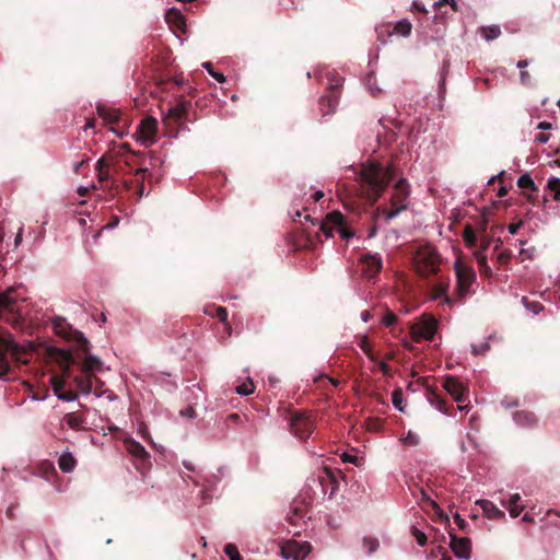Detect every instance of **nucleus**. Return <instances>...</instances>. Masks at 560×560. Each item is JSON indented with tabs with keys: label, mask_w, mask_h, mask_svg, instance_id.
I'll list each match as a JSON object with an SVG mask.
<instances>
[{
	"label": "nucleus",
	"mask_w": 560,
	"mask_h": 560,
	"mask_svg": "<svg viewBox=\"0 0 560 560\" xmlns=\"http://www.w3.org/2000/svg\"><path fill=\"white\" fill-rule=\"evenodd\" d=\"M359 347L361 350L368 355L371 361H376V357L374 355L373 349L369 342L368 336H362L360 338Z\"/></svg>",
	"instance_id": "34"
},
{
	"label": "nucleus",
	"mask_w": 560,
	"mask_h": 560,
	"mask_svg": "<svg viewBox=\"0 0 560 560\" xmlns=\"http://www.w3.org/2000/svg\"><path fill=\"white\" fill-rule=\"evenodd\" d=\"M109 156V162H110V168H113V172H114V176L115 175H119L120 173H126L127 172V168L124 165H121L120 161H118L114 155L112 154H107Z\"/></svg>",
	"instance_id": "42"
},
{
	"label": "nucleus",
	"mask_w": 560,
	"mask_h": 560,
	"mask_svg": "<svg viewBox=\"0 0 560 560\" xmlns=\"http://www.w3.org/2000/svg\"><path fill=\"white\" fill-rule=\"evenodd\" d=\"M342 460L345 463H353V464H357L358 462V458L353 455H350L348 453H343L342 456H341Z\"/></svg>",
	"instance_id": "64"
},
{
	"label": "nucleus",
	"mask_w": 560,
	"mask_h": 560,
	"mask_svg": "<svg viewBox=\"0 0 560 560\" xmlns=\"http://www.w3.org/2000/svg\"><path fill=\"white\" fill-rule=\"evenodd\" d=\"M65 386V380L59 376L52 377V387L56 396L62 392V388Z\"/></svg>",
	"instance_id": "52"
},
{
	"label": "nucleus",
	"mask_w": 560,
	"mask_h": 560,
	"mask_svg": "<svg viewBox=\"0 0 560 560\" xmlns=\"http://www.w3.org/2000/svg\"><path fill=\"white\" fill-rule=\"evenodd\" d=\"M224 552L230 560H243L237 547L233 544H226L224 547Z\"/></svg>",
	"instance_id": "43"
},
{
	"label": "nucleus",
	"mask_w": 560,
	"mask_h": 560,
	"mask_svg": "<svg viewBox=\"0 0 560 560\" xmlns=\"http://www.w3.org/2000/svg\"><path fill=\"white\" fill-rule=\"evenodd\" d=\"M402 443L406 444V445H409V446H417L420 442V439L419 436L409 431L402 439H401Z\"/></svg>",
	"instance_id": "50"
},
{
	"label": "nucleus",
	"mask_w": 560,
	"mask_h": 560,
	"mask_svg": "<svg viewBox=\"0 0 560 560\" xmlns=\"http://www.w3.org/2000/svg\"><path fill=\"white\" fill-rule=\"evenodd\" d=\"M341 475V470L330 467H324L322 474L318 475V480L323 489H325L326 485L330 486L329 497H332L337 492L339 488L338 476Z\"/></svg>",
	"instance_id": "16"
},
{
	"label": "nucleus",
	"mask_w": 560,
	"mask_h": 560,
	"mask_svg": "<svg viewBox=\"0 0 560 560\" xmlns=\"http://www.w3.org/2000/svg\"><path fill=\"white\" fill-rule=\"evenodd\" d=\"M463 240L467 247H475L477 245V234L475 229L467 224L463 231Z\"/></svg>",
	"instance_id": "29"
},
{
	"label": "nucleus",
	"mask_w": 560,
	"mask_h": 560,
	"mask_svg": "<svg viewBox=\"0 0 560 560\" xmlns=\"http://www.w3.org/2000/svg\"><path fill=\"white\" fill-rule=\"evenodd\" d=\"M57 397L65 401H73L78 398V394L73 390H67V392L62 390L60 394H58Z\"/></svg>",
	"instance_id": "53"
},
{
	"label": "nucleus",
	"mask_w": 560,
	"mask_h": 560,
	"mask_svg": "<svg viewBox=\"0 0 560 560\" xmlns=\"http://www.w3.org/2000/svg\"><path fill=\"white\" fill-rule=\"evenodd\" d=\"M454 521L459 529L466 530V527L468 526V524L458 513H456L454 515Z\"/></svg>",
	"instance_id": "59"
},
{
	"label": "nucleus",
	"mask_w": 560,
	"mask_h": 560,
	"mask_svg": "<svg viewBox=\"0 0 560 560\" xmlns=\"http://www.w3.org/2000/svg\"><path fill=\"white\" fill-rule=\"evenodd\" d=\"M14 301L7 293H0V312L3 310L12 311Z\"/></svg>",
	"instance_id": "44"
},
{
	"label": "nucleus",
	"mask_w": 560,
	"mask_h": 560,
	"mask_svg": "<svg viewBox=\"0 0 560 560\" xmlns=\"http://www.w3.org/2000/svg\"><path fill=\"white\" fill-rule=\"evenodd\" d=\"M58 464L61 471L71 472L77 465V459L72 456V454L63 453L59 457Z\"/></svg>",
	"instance_id": "24"
},
{
	"label": "nucleus",
	"mask_w": 560,
	"mask_h": 560,
	"mask_svg": "<svg viewBox=\"0 0 560 560\" xmlns=\"http://www.w3.org/2000/svg\"><path fill=\"white\" fill-rule=\"evenodd\" d=\"M362 264L363 275L371 279L374 278L382 269V258L377 254H365L360 259Z\"/></svg>",
	"instance_id": "14"
},
{
	"label": "nucleus",
	"mask_w": 560,
	"mask_h": 560,
	"mask_svg": "<svg viewBox=\"0 0 560 560\" xmlns=\"http://www.w3.org/2000/svg\"><path fill=\"white\" fill-rule=\"evenodd\" d=\"M139 165V167H145L144 166V158L140 153H132V155L129 159L125 160V166L129 170L132 168L133 165Z\"/></svg>",
	"instance_id": "35"
},
{
	"label": "nucleus",
	"mask_w": 560,
	"mask_h": 560,
	"mask_svg": "<svg viewBox=\"0 0 560 560\" xmlns=\"http://www.w3.org/2000/svg\"><path fill=\"white\" fill-rule=\"evenodd\" d=\"M474 255L479 267V272L487 278L492 277V271L488 265L487 256L482 254L481 250H476Z\"/></svg>",
	"instance_id": "23"
},
{
	"label": "nucleus",
	"mask_w": 560,
	"mask_h": 560,
	"mask_svg": "<svg viewBox=\"0 0 560 560\" xmlns=\"http://www.w3.org/2000/svg\"><path fill=\"white\" fill-rule=\"evenodd\" d=\"M511 256H512L511 250H503L498 255L497 260L501 265H506L510 261Z\"/></svg>",
	"instance_id": "56"
},
{
	"label": "nucleus",
	"mask_w": 560,
	"mask_h": 560,
	"mask_svg": "<svg viewBox=\"0 0 560 560\" xmlns=\"http://www.w3.org/2000/svg\"><path fill=\"white\" fill-rule=\"evenodd\" d=\"M290 427L295 436L301 440L310 438L314 430L313 420L304 412H294L290 418Z\"/></svg>",
	"instance_id": "8"
},
{
	"label": "nucleus",
	"mask_w": 560,
	"mask_h": 560,
	"mask_svg": "<svg viewBox=\"0 0 560 560\" xmlns=\"http://www.w3.org/2000/svg\"><path fill=\"white\" fill-rule=\"evenodd\" d=\"M148 173V167H138L135 171L136 182H137V190L136 194L139 198H141L144 194V179Z\"/></svg>",
	"instance_id": "25"
},
{
	"label": "nucleus",
	"mask_w": 560,
	"mask_h": 560,
	"mask_svg": "<svg viewBox=\"0 0 560 560\" xmlns=\"http://www.w3.org/2000/svg\"><path fill=\"white\" fill-rule=\"evenodd\" d=\"M397 174L398 168L394 163L386 166L378 162L363 164L358 174L361 195L374 205Z\"/></svg>",
	"instance_id": "1"
},
{
	"label": "nucleus",
	"mask_w": 560,
	"mask_h": 560,
	"mask_svg": "<svg viewBox=\"0 0 560 560\" xmlns=\"http://www.w3.org/2000/svg\"><path fill=\"white\" fill-rule=\"evenodd\" d=\"M158 131V121L153 117H145L141 120V122L138 126V132L140 133V138L144 142H153L154 137Z\"/></svg>",
	"instance_id": "17"
},
{
	"label": "nucleus",
	"mask_w": 560,
	"mask_h": 560,
	"mask_svg": "<svg viewBox=\"0 0 560 560\" xmlns=\"http://www.w3.org/2000/svg\"><path fill=\"white\" fill-rule=\"evenodd\" d=\"M490 346L488 342L480 343L479 346L472 345L471 352L474 354H483L489 350Z\"/></svg>",
	"instance_id": "54"
},
{
	"label": "nucleus",
	"mask_w": 560,
	"mask_h": 560,
	"mask_svg": "<svg viewBox=\"0 0 560 560\" xmlns=\"http://www.w3.org/2000/svg\"><path fill=\"white\" fill-rule=\"evenodd\" d=\"M172 16H174L175 19L180 20V21H183V19H184V18H183V15H182V13H180L178 10H176V9H171V10L166 13V18H167L168 20H170Z\"/></svg>",
	"instance_id": "61"
},
{
	"label": "nucleus",
	"mask_w": 560,
	"mask_h": 560,
	"mask_svg": "<svg viewBox=\"0 0 560 560\" xmlns=\"http://www.w3.org/2000/svg\"><path fill=\"white\" fill-rule=\"evenodd\" d=\"M480 33L487 40H493L501 35V28L498 25L482 26Z\"/></svg>",
	"instance_id": "30"
},
{
	"label": "nucleus",
	"mask_w": 560,
	"mask_h": 560,
	"mask_svg": "<svg viewBox=\"0 0 560 560\" xmlns=\"http://www.w3.org/2000/svg\"><path fill=\"white\" fill-rule=\"evenodd\" d=\"M443 387L455 401L464 402L467 399L468 387L456 376H446L443 382Z\"/></svg>",
	"instance_id": "12"
},
{
	"label": "nucleus",
	"mask_w": 560,
	"mask_h": 560,
	"mask_svg": "<svg viewBox=\"0 0 560 560\" xmlns=\"http://www.w3.org/2000/svg\"><path fill=\"white\" fill-rule=\"evenodd\" d=\"M517 186L522 189L530 190V191H537V186L534 183L533 178L529 176V174H523L517 179Z\"/></svg>",
	"instance_id": "31"
},
{
	"label": "nucleus",
	"mask_w": 560,
	"mask_h": 560,
	"mask_svg": "<svg viewBox=\"0 0 560 560\" xmlns=\"http://www.w3.org/2000/svg\"><path fill=\"white\" fill-rule=\"evenodd\" d=\"M343 79L337 78L330 81L329 92L327 95L320 97L319 105L323 115H328L332 113L338 105L339 101V92L342 86Z\"/></svg>",
	"instance_id": "9"
},
{
	"label": "nucleus",
	"mask_w": 560,
	"mask_h": 560,
	"mask_svg": "<svg viewBox=\"0 0 560 560\" xmlns=\"http://www.w3.org/2000/svg\"><path fill=\"white\" fill-rule=\"evenodd\" d=\"M456 275V293L459 299L464 300L470 293V287L476 280L475 270L460 261L454 265Z\"/></svg>",
	"instance_id": "6"
},
{
	"label": "nucleus",
	"mask_w": 560,
	"mask_h": 560,
	"mask_svg": "<svg viewBox=\"0 0 560 560\" xmlns=\"http://www.w3.org/2000/svg\"><path fill=\"white\" fill-rule=\"evenodd\" d=\"M410 190L407 179L399 178L394 186V192L390 198L392 208L378 207L375 211L374 219L376 220L381 215H384L387 221L398 215L401 211L408 207L407 199Z\"/></svg>",
	"instance_id": "3"
},
{
	"label": "nucleus",
	"mask_w": 560,
	"mask_h": 560,
	"mask_svg": "<svg viewBox=\"0 0 560 560\" xmlns=\"http://www.w3.org/2000/svg\"><path fill=\"white\" fill-rule=\"evenodd\" d=\"M411 28H412V25L409 21L407 20H402V21H399L393 28V32L394 33H397L401 36H409L410 33H411Z\"/></svg>",
	"instance_id": "33"
},
{
	"label": "nucleus",
	"mask_w": 560,
	"mask_h": 560,
	"mask_svg": "<svg viewBox=\"0 0 560 560\" xmlns=\"http://www.w3.org/2000/svg\"><path fill=\"white\" fill-rule=\"evenodd\" d=\"M441 258L434 247L423 245L415 255L416 271L422 277L436 275L440 270Z\"/></svg>",
	"instance_id": "4"
},
{
	"label": "nucleus",
	"mask_w": 560,
	"mask_h": 560,
	"mask_svg": "<svg viewBox=\"0 0 560 560\" xmlns=\"http://www.w3.org/2000/svg\"><path fill=\"white\" fill-rule=\"evenodd\" d=\"M547 187L553 192V199L560 201V178L551 177L548 179Z\"/></svg>",
	"instance_id": "37"
},
{
	"label": "nucleus",
	"mask_w": 560,
	"mask_h": 560,
	"mask_svg": "<svg viewBox=\"0 0 560 560\" xmlns=\"http://www.w3.org/2000/svg\"><path fill=\"white\" fill-rule=\"evenodd\" d=\"M92 384H93L92 390L94 392V394L96 396L100 397V396H102L105 393V390L103 389V387L105 385L104 382H102L95 375H92Z\"/></svg>",
	"instance_id": "48"
},
{
	"label": "nucleus",
	"mask_w": 560,
	"mask_h": 560,
	"mask_svg": "<svg viewBox=\"0 0 560 560\" xmlns=\"http://www.w3.org/2000/svg\"><path fill=\"white\" fill-rule=\"evenodd\" d=\"M97 114L107 124H117L120 120V112L118 109L108 108L104 105L97 106Z\"/></svg>",
	"instance_id": "19"
},
{
	"label": "nucleus",
	"mask_w": 560,
	"mask_h": 560,
	"mask_svg": "<svg viewBox=\"0 0 560 560\" xmlns=\"http://www.w3.org/2000/svg\"><path fill=\"white\" fill-rule=\"evenodd\" d=\"M514 421L522 427H533L537 419L533 412L523 410L514 413Z\"/></svg>",
	"instance_id": "22"
},
{
	"label": "nucleus",
	"mask_w": 560,
	"mask_h": 560,
	"mask_svg": "<svg viewBox=\"0 0 560 560\" xmlns=\"http://www.w3.org/2000/svg\"><path fill=\"white\" fill-rule=\"evenodd\" d=\"M411 534L416 538V540H417L419 546H425L427 545L428 538H427V535L422 530H420L417 527L412 526L411 527Z\"/></svg>",
	"instance_id": "47"
},
{
	"label": "nucleus",
	"mask_w": 560,
	"mask_h": 560,
	"mask_svg": "<svg viewBox=\"0 0 560 560\" xmlns=\"http://www.w3.org/2000/svg\"><path fill=\"white\" fill-rule=\"evenodd\" d=\"M392 401H393V405L401 412L405 411V408L402 406V401H404V394H402V390L401 388H397L393 392L392 394Z\"/></svg>",
	"instance_id": "40"
},
{
	"label": "nucleus",
	"mask_w": 560,
	"mask_h": 560,
	"mask_svg": "<svg viewBox=\"0 0 560 560\" xmlns=\"http://www.w3.org/2000/svg\"><path fill=\"white\" fill-rule=\"evenodd\" d=\"M75 340L80 350L84 354L83 362L81 363V375L73 378L77 388L82 394H90L92 392V375L94 371H98L102 366V361L90 352V341L81 332L75 334Z\"/></svg>",
	"instance_id": "2"
},
{
	"label": "nucleus",
	"mask_w": 560,
	"mask_h": 560,
	"mask_svg": "<svg viewBox=\"0 0 560 560\" xmlns=\"http://www.w3.org/2000/svg\"><path fill=\"white\" fill-rule=\"evenodd\" d=\"M363 546L368 549V553L371 555L378 548L380 544L376 538L372 537H364L363 538Z\"/></svg>",
	"instance_id": "46"
},
{
	"label": "nucleus",
	"mask_w": 560,
	"mask_h": 560,
	"mask_svg": "<svg viewBox=\"0 0 560 560\" xmlns=\"http://www.w3.org/2000/svg\"><path fill=\"white\" fill-rule=\"evenodd\" d=\"M523 305L534 314H539L544 310V305L536 301H529L526 296L522 299Z\"/></svg>",
	"instance_id": "38"
},
{
	"label": "nucleus",
	"mask_w": 560,
	"mask_h": 560,
	"mask_svg": "<svg viewBox=\"0 0 560 560\" xmlns=\"http://www.w3.org/2000/svg\"><path fill=\"white\" fill-rule=\"evenodd\" d=\"M547 187L553 192V199L560 201V178L551 177L548 179Z\"/></svg>",
	"instance_id": "36"
},
{
	"label": "nucleus",
	"mask_w": 560,
	"mask_h": 560,
	"mask_svg": "<svg viewBox=\"0 0 560 560\" xmlns=\"http://www.w3.org/2000/svg\"><path fill=\"white\" fill-rule=\"evenodd\" d=\"M254 389H255V385L253 383V381L250 378H248L247 382L238 385L235 390L237 394L242 395V396H247L252 393H254Z\"/></svg>",
	"instance_id": "41"
},
{
	"label": "nucleus",
	"mask_w": 560,
	"mask_h": 560,
	"mask_svg": "<svg viewBox=\"0 0 560 560\" xmlns=\"http://www.w3.org/2000/svg\"><path fill=\"white\" fill-rule=\"evenodd\" d=\"M311 545L308 542H298L289 540L281 546V556L285 559L304 560L310 553Z\"/></svg>",
	"instance_id": "11"
},
{
	"label": "nucleus",
	"mask_w": 560,
	"mask_h": 560,
	"mask_svg": "<svg viewBox=\"0 0 560 560\" xmlns=\"http://www.w3.org/2000/svg\"><path fill=\"white\" fill-rule=\"evenodd\" d=\"M203 67L208 70L209 74L212 78H214L218 82H225V75L222 72L215 71L210 62L203 63Z\"/></svg>",
	"instance_id": "49"
},
{
	"label": "nucleus",
	"mask_w": 560,
	"mask_h": 560,
	"mask_svg": "<svg viewBox=\"0 0 560 560\" xmlns=\"http://www.w3.org/2000/svg\"><path fill=\"white\" fill-rule=\"evenodd\" d=\"M306 515V506L303 502H294L288 513V521L296 525Z\"/></svg>",
	"instance_id": "20"
},
{
	"label": "nucleus",
	"mask_w": 560,
	"mask_h": 560,
	"mask_svg": "<svg viewBox=\"0 0 560 560\" xmlns=\"http://www.w3.org/2000/svg\"><path fill=\"white\" fill-rule=\"evenodd\" d=\"M445 4H450L453 11H455V12L458 11V5L455 0H438L434 5L436 8H441Z\"/></svg>",
	"instance_id": "57"
},
{
	"label": "nucleus",
	"mask_w": 560,
	"mask_h": 560,
	"mask_svg": "<svg viewBox=\"0 0 560 560\" xmlns=\"http://www.w3.org/2000/svg\"><path fill=\"white\" fill-rule=\"evenodd\" d=\"M61 360H62V363H63V373L69 375L70 373V366L71 365H74V364H78V358L74 357L72 353L68 352V351H63L61 353Z\"/></svg>",
	"instance_id": "32"
},
{
	"label": "nucleus",
	"mask_w": 560,
	"mask_h": 560,
	"mask_svg": "<svg viewBox=\"0 0 560 560\" xmlns=\"http://www.w3.org/2000/svg\"><path fill=\"white\" fill-rule=\"evenodd\" d=\"M205 313L210 316H215L222 324L225 325V328L230 331L231 325L228 322V310L223 306H208L205 308Z\"/></svg>",
	"instance_id": "21"
},
{
	"label": "nucleus",
	"mask_w": 560,
	"mask_h": 560,
	"mask_svg": "<svg viewBox=\"0 0 560 560\" xmlns=\"http://www.w3.org/2000/svg\"><path fill=\"white\" fill-rule=\"evenodd\" d=\"M480 505L483 510V512L487 514L490 518H495L499 516H504V513L500 511L492 502L483 500L480 501Z\"/></svg>",
	"instance_id": "27"
},
{
	"label": "nucleus",
	"mask_w": 560,
	"mask_h": 560,
	"mask_svg": "<svg viewBox=\"0 0 560 560\" xmlns=\"http://www.w3.org/2000/svg\"><path fill=\"white\" fill-rule=\"evenodd\" d=\"M431 404L436 407L441 412L448 415L447 402L438 394H433Z\"/></svg>",
	"instance_id": "39"
},
{
	"label": "nucleus",
	"mask_w": 560,
	"mask_h": 560,
	"mask_svg": "<svg viewBox=\"0 0 560 560\" xmlns=\"http://www.w3.org/2000/svg\"><path fill=\"white\" fill-rule=\"evenodd\" d=\"M319 229L326 237L332 236L334 230H336L343 240H349L354 235V232L347 226L343 214L339 211L328 213L325 220L320 222Z\"/></svg>",
	"instance_id": "5"
},
{
	"label": "nucleus",
	"mask_w": 560,
	"mask_h": 560,
	"mask_svg": "<svg viewBox=\"0 0 560 560\" xmlns=\"http://www.w3.org/2000/svg\"><path fill=\"white\" fill-rule=\"evenodd\" d=\"M450 547L454 555L460 559H469L471 553V540L467 537L458 538L450 533Z\"/></svg>",
	"instance_id": "15"
},
{
	"label": "nucleus",
	"mask_w": 560,
	"mask_h": 560,
	"mask_svg": "<svg viewBox=\"0 0 560 560\" xmlns=\"http://www.w3.org/2000/svg\"><path fill=\"white\" fill-rule=\"evenodd\" d=\"M9 368L5 350L0 347V377L8 373Z\"/></svg>",
	"instance_id": "45"
},
{
	"label": "nucleus",
	"mask_w": 560,
	"mask_h": 560,
	"mask_svg": "<svg viewBox=\"0 0 560 560\" xmlns=\"http://www.w3.org/2000/svg\"><path fill=\"white\" fill-rule=\"evenodd\" d=\"M520 80L523 85H530L532 77L528 71L522 70L520 74Z\"/></svg>",
	"instance_id": "58"
},
{
	"label": "nucleus",
	"mask_w": 560,
	"mask_h": 560,
	"mask_svg": "<svg viewBox=\"0 0 560 560\" xmlns=\"http://www.w3.org/2000/svg\"><path fill=\"white\" fill-rule=\"evenodd\" d=\"M397 320H398L397 315L389 310H387V312L384 314V316L382 318V323L387 327L393 326Z\"/></svg>",
	"instance_id": "51"
},
{
	"label": "nucleus",
	"mask_w": 560,
	"mask_h": 560,
	"mask_svg": "<svg viewBox=\"0 0 560 560\" xmlns=\"http://www.w3.org/2000/svg\"><path fill=\"white\" fill-rule=\"evenodd\" d=\"M490 246V238L488 236H482L481 237V245H480V248L478 250H481L482 254H485V252L489 248Z\"/></svg>",
	"instance_id": "63"
},
{
	"label": "nucleus",
	"mask_w": 560,
	"mask_h": 560,
	"mask_svg": "<svg viewBox=\"0 0 560 560\" xmlns=\"http://www.w3.org/2000/svg\"><path fill=\"white\" fill-rule=\"evenodd\" d=\"M438 329V322L433 317L422 318L410 326V336L415 342L432 340Z\"/></svg>",
	"instance_id": "7"
},
{
	"label": "nucleus",
	"mask_w": 560,
	"mask_h": 560,
	"mask_svg": "<svg viewBox=\"0 0 560 560\" xmlns=\"http://www.w3.org/2000/svg\"><path fill=\"white\" fill-rule=\"evenodd\" d=\"M125 446L128 453L131 454L132 456L142 460L149 458V453L139 442L132 439H127L125 440Z\"/></svg>",
	"instance_id": "18"
},
{
	"label": "nucleus",
	"mask_w": 560,
	"mask_h": 560,
	"mask_svg": "<svg viewBox=\"0 0 560 560\" xmlns=\"http://www.w3.org/2000/svg\"><path fill=\"white\" fill-rule=\"evenodd\" d=\"M65 421L73 430H80L84 422L83 416L77 412H69L65 416Z\"/></svg>",
	"instance_id": "26"
},
{
	"label": "nucleus",
	"mask_w": 560,
	"mask_h": 560,
	"mask_svg": "<svg viewBox=\"0 0 560 560\" xmlns=\"http://www.w3.org/2000/svg\"><path fill=\"white\" fill-rule=\"evenodd\" d=\"M447 284L439 283L433 288L434 298H440L446 294L447 292Z\"/></svg>",
	"instance_id": "55"
},
{
	"label": "nucleus",
	"mask_w": 560,
	"mask_h": 560,
	"mask_svg": "<svg viewBox=\"0 0 560 560\" xmlns=\"http://www.w3.org/2000/svg\"><path fill=\"white\" fill-rule=\"evenodd\" d=\"M109 168H110L109 156L107 154H105L96 163L95 170L97 173V179L101 184L112 182L108 190L112 196H115L119 192V184L114 178V175L110 174Z\"/></svg>",
	"instance_id": "10"
},
{
	"label": "nucleus",
	"mask_w": 560,
	"mask_h": 560,
	"mask_svg": "<svg viewBox=\"0 0 560 560\" xmlns=\"http://www.w3.org/2000/svg\"><path fill=\"white\" fill-rule=\"evenodd\" d=\"M190 106V101L186 100L184 96H179L176 104L168 108L167 114L164 117V121L166 124H170L171 121L179 122L182 119L187 117Z\"/></svg>",
	"instance_id": "13"
},
{
	"label": "nucleus",
	"mask_w": 560,
	"mask_h": 560,
	"mask_svg": "<svg viewBox=\"0 0 560 560\" xmlns=\"http://www.w3.org/2000/svg\"><path fill=\"white\" fill-rule=\"evenodd\" d=\"M420 492H421L422 501L428 502L435 510L439 509L438 503L435 501L431 500V498L427 494V492L423 489H421Z\"/></svg>",
	"instance_id": "60"
},
{
	"label": "nucleus",
	"mask_w": 560,
	"mask_h": 560,
	"mask_svg": "<svg viewBox=\"0 0 560 560\" xmlns=\"http://www.w3.org/2000/svg\"><path fill=\"white\" fill-rule=\"evenodd\" d=\"M522 225H523V221H520L517 223H511V224H509L508 230H509L510 234L514 235L517 233V231L520 230V228Z\"/></svg>",
	"instance_id": "62"
},
{
	"label": "nucleus",
	"mask_w": 560,
	"mask_h": 560,
	"mask_svg": "<svg viewBox=\"0 0 560 560\" xmlns=\"http://www.w3.org/2000/svg\"><path fill=\"white\" fill-rule=\"evenodd\" d=\"M520 501L521 497L518 493L511 495L509 500V512L512 517H517L524 509L523 505L518 504Z\"/></svg>",
	"instance_id": "28"
}]
</instances>
